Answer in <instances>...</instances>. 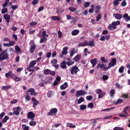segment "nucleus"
<instances>
[{"mask_svg": "<svg viewBox=\"0 0 130 130\" xmlns=\"http://www.w3.org/2000/svg\"><path fill=\"white\" fill-rule=\"evenodd\" d=\"M6 59H9V54L7 49L4 50L0 54V61H3Z\"/></svg>", "mask_w": 130, "mask_h": 130, "instance_id": "obj_1", "label": "nucleus"}, {"mask_svg": "<svg viewBox=\"0 0 130 130\" xmlns=\"http://www.w3.org/2000/svg\"><path fill=\"white\" fill-rule=\"evenodd\" d=\"M70 72L71 75L74 76L75 74H77L78 72H80V69H79V68L77 67V65H76L70 69Z\"/></svg>", "mask_w": 130, "mask_h": 130, "instance_id": "obj_2", "label": "nucleus"}, {"mask_svg": "<svg viewBox=\"0 0 130 130\" xmlns=\"http://www.w3.org/2000/svg\"><path fill=\"white\" fill-rule=\"evenodd\" d=\"M22 109H21V107H17L16 108V111H13V113L10 112L8 114V115L10 116H12V115H20V111H21Z\"/></svg>", "mask_w": 130, "mask_h": 130, "instance_id": "obj_3", "label": "nucleus"}, {"mask_svg": "<svg viewBox=\"0 0 130 130\" xmlns=\"http://www.w3.org/2000/svg\"><path fill=\"white\" fill-rule=\"evenodd\" d=\"M87 94V91H85L83 90H79L76 91L75 97H80V96H83V95Z\"/></svg>", "mask_w": 130, "mask_h": 130, "instance_id": "obj_4", "label": "nucleus"}, {"mask_svg": "<svg viewBox=\"0 0 130 130\" xmlns=\"http://www.w3.org/2000/svg\"><path fill=\"white\" fill-rule=\"evenodd\" d=\"M99 68H100V69L103 70V71H105V72L108 71V70H109V69H110V68H109V66L106 67V65H104V63L98 64V66L96 67V69H99Z\"/></svg>", "mask_w": 130, "mask_h": 130, "instance_id": "obj_5", "label": "nucleus"}, {"mask_svg": "<svg viewBox=\"0 0 130 130\" xmlns=\"http://www.w3.org/2000/svg\"><path fill=\"white\" fill-rule=\"evenodd\" d=\"M115 66H116V58H113L111 59V62L109 63L108 67L110 69H111V68H113Z\"/></svg>", "mask_w": 130, "mask_h": 130, "instance_id": "obj_6", "label": "nucleus"}, {"mask_svg": "<svg viewBox=\"0 0 130 130\" xmlns=\"http://www.w3.org/2000/svg\"><path fill=\"white\" fill-rule=\"evenodd\" d=\"M57 111L58 110L56 108H53L49 111V112L48 113L47 115H49L50 116H51L52 115H55V114L57 113Z\"/></svg>", "mask_w": 130, "mask_h": 130, "instance_id": "obj_7", "label": "nucleus"}, {"mask_svg": "<svg viewBox=\"0 0 130 130\" xmlns=\"http://www.w3.org/2000/svg\"><path fill=\"white\" fill-rule=\"evenodd\" d=\"M27 117L28 119H31V120H34L35 118V114L33 112L30 111L27 113Z\"/></svg>", "mask_w": 130, "mask_h": 130, "instance_id": "obj_8", "label": "nucleus"}, {"mask_svg": "<svg viewBox=\"0 0 130 130\" xmlns=\"http://www.w3.org/2000/svg\"><path fill=\"white\" fill-rule=\"evenodd\" d=\"M109 30H112L113 29H116V25L115 24V21H114L112 24H110L108 26Z\"/></svg>", "mask_w": 130, "mask_h": 130, "instance_id": "obj_9", "label": "nucleus"}, {"mask_svg": "<svg viewBox=\"0 0 130 130\" xmlns=\"http://www.w3.org/2000/svg\"><path fill=\"white\" fill-rule=\"evenodd\" d=\"M98 61V59H97V58L91 59L90 60V63L92 64V68H95V66L97 64Z\"/></svg>", "mask_w": 130, "mask_h": 130, "instance_id": "obj_10", "label": "nucleus"}, {"mask_svg": "<svg viewBox=\"0 0 130 130\" xmlns=\"http://www.w3.org/2000/svg\"><path fill=\"white\" fill-rule=\"evenodd\" d=\"M27 91L30 93L31 96H33L34 95L36 96V95H37V93L35 92V89H34V88L28 89Z\"/></svg>", "mask_w": 130, "mask_h": 130, "instance_id": "obj_11", "label": "nucleus"}, {"mask_svg": "<svg viewBox=\"0 0 130 130\" xmlns=\"http://www.w3.org/2000/svg\"><path fill=\"white\" fill-rule=\"evenodd\" d=\"M123 18L125 19V22H128L130 21V16H128V14L127 13H125L123 15Z\"/></svg>", "mask_w": 130, "mask_h": 130, "instance_id": "obj_12", "label": "nucleus"}, {"mask_svg": "<svg viewBox=\"0 0 130 130\" xmlns=\"http://www.w3.org/2000/svg\"><path fill=\"white\" fill-rule=\"evenodd\" d=\"M4 19L6 20L7 23H10V19H11V16L10 15L6 14L4 15Z\"/></svg>", "mask_w": 130, "mask_h": 130, "instance_id": "obj_13", "label": "nucleus"}, {"mask_svg": "<svg viewBox=\"0 0 130 130\" xmlns=\"http://www.w3.org/2000/svg\"><path fill=\"white\" fill-rule=\"evenodd\" d=\"M84 46H88V41H84L83 43L78 44V47H83Z\"/></svg>", "mask_w": 130, "mask_h": 130, "instance_id": "obj_14", "label": "nucleus"}, {"mask_svg": "<svg viewBox=\"0 0 130 130\" xmlns=\"http://www.w3.org/2000/svg\"><path fill=\"white\" fill-rule=\"evenodd\" d=\"M69 87V85L68 84V82H64L63 84L60 86L61 90H66L67 88Z\"/></svg>", "mask_w": 130, "mask_h": 130, "instance_id": "obj_15", "label": "nucleus"}, {"mask_svg": "<svg viewBox=\"0 0 130 130\" xmlns=\"http://www.w3.org/2000/svg\"><path fill=\"white\" fill-rule=\"evenodd\" d=\"M35 49H36V45L30 46L29 49V52L30 53H34V51H35Z\"/></svg>", "mask_w": 130, "mask_h": 130, "instance_id": "obj_16", "label": "nucleus"}, {"mask_svg": "<svg viewBox=\"0 0 130 130\" xmlns=\"http://www.w3.org/2000/svg\"><path fill=\"white\" fill-rule=\"evenodd\" d=\"M82 58V56H81V54H77L74 58V61H79L80 59Z\"/></svg>", "mask_w": 130, "mask_h": 130, "instance_id": "obj_17", "label": "nucleus"}, {"mask_svg": "<svg viewBox=\"0 0 130 130\" xmlns=\"http://www.w3.org/2000/svg\"><path fill=\"white\" fill-rule=\"evenodd\" d=\"M113 15H115V18L117 20H120L122 18V15L119 13L114 14Z\"/></svg>", "mask_w": 130, "mask_h": 130, "instance_id": "obj_18", "label": "nucleus"}, {"mask_svg": "<svg viewBox=\"0 0 130 130\" xmlns=\"http://www.w3.org/2000/svg\"><path fill=\"white\" fill-rule=\"evenodd\" d=\"M68 49H69V47H64L63 48V50L62 51V54L64 55H66V54H68Z\"/></svg>", "mask_w": 130, "mask_h": 130, "instance_id": "obj_19", "label": "nucleus"}, {"mask_svg": "<svg viewBox=\"0 0 130 130\" xmlns=\"http://www.w3.org/2000/svg\"><path fill=\"white\" fill-rule=\"evenodd\" d=\"M80 33V30L79 29H75L72 32V35L73 36H76V35H78Z\"/></svg>", "mask_w": 130, "mask_h": 130, "instance_id": "obj_20", "label": "nucleus"}, {"mask_svg": "<svg viewBox=\"0 0 130 130\" xmlns=\"http://www.w3.org/2000/svg\"><path fill=\"white\" fill-rule=\"evenodd\" d=\"M2 89L4 91H6V90H10V89H12V86L11 85L3 86Z\"/></svg>", "mask_w": 130, "mask_h": 130, "instance_id": "obj_21", "label": "nucleus"}, {"mask_svg": "<svg viewBox=\"0 0 130 130\" xmlns=\"http://www.w3.org/2000/svg\"><path fill=\"white\" fill-rule=\"evenodd\" d=\"M87 46H90V47L95 46V43L94 42V41H91L88 43L87 42Z\"/></svg>", "mask_w": 130, "mask_h": 130, "instance_id": "obj_22", "label": "nucleus"}, {"mask_svg": "<svg viewBox=\"0 0 130 130\" xmlns=\"http://www.w3.org/2000/svg\"><path fill=\"white\" fill-rule=\"evenodd\" d=\"M51 19L53 21H58V22H59V21H60V18H59V17L58 16H52L51 17Z\"/></svg>", "mask_w": 130, "mask_h": 130, "instance_id": "obj_23", "label": "nucleus"}, {"mask_svg": "<svg viewBox=\"0 0 130 130\" xmlns=\"http://www.w3.org/2000/svg\"><path fill=\"white\" fill-rule=\"evenodd\" d=\"M60 67L62 69H67V62H66V61H63L60 64Z\"/></svg>", "mask_w": 130, "mask_h": 130, "instance_id": "obj_24", "label": "nucleus"}, {"mask_svg": "<svg viewBox=\"0 0 130 130\" xmlns=\"http://www.w3.org/2000/svg\"><path fill=\"white\" fill-rule=\"evenodd\" d=\"M10 119V117H9L8 116H5V117L2 119V122L3 123H6L7 122V120H9Z\"/></svg>", "mask_w": 130, "mask_h": 130, "instance_id": "obj_25", "label": "nucleus"}, {"mask_svg": "<svg viewBox=\"0 0 130 130\" xmlns=\"http://www.w3.org/2000/svg\"><path fill=\"white\" fill-rule=\"evenodd\" d=\"M114 95H115V89H113L110 90V96L113 98V97H114Z\"/></svg>", "mask_w": 130, "mask_h": 130, "instance_id": "obj_26", "label": "nucleus"}, {"mask_svg": "<svg viewBox=\"0 0 130 130\" xmlns=\"http://www.w3.org/2000/svg\"><path fill=\"white\" fill-rule=\"evenodd\" d=\"M130 107L128 106L126 107L123 110V112L124 113V114H127V115H128V113H127V109H129Z\"/></svg>", "mask_w": 130, "mask_h": 130, "instance_id": "obj_27", "label": "nucleus"}, {"mask_svg": "<svg viewBox=\"0 0 130 130\" xmlns=\"http://www.w3.org/2000/svg\"><path fill=\"white\" fill-rule=\"evenodd\" d=\"M84 99L83 96H81L79 98V99L77 101V104H81L82 102H84Z\"/></svg>", "mask_w": 130, "mask_h": 130, "instance_id": "obj_28", "label": "nucleus"}, {"mask_svg": "<svg viewBox=\"0 0 130 130\" xmlns=\"http://www.w3.org/2000/svg\"><path fill=\"white\" fill-rule=\"evenodd\" d=\"M35 25H37V22L35 21H33L31 22H30L29 23V26L30 27H34V26H35Z\"/></svg>", "mask_w": 130, "mask_h": 130, "instance_id": "obj_29", "label": "nucleus"}, {"mask_svg": "<svg viewBox=\"0 0 130 130\" xmlns=\"http://www.w3.org/2000/svg\"><path fill=\"white\" fill-rule=\"evenodd\" d=\"M87 109V105H81L80 106V110H86Z\"/></svg>", "mask_w": 130, "mask_h": 130, "instance_id": "obj_30", "label": "nucleus"}, {"mask_svg": "<svg viewBox=\"0 0 130 130\" xmlns=\"http://www.w3.org/2000/svg\"><path fill=\"white\" fill-rule=\"evenodd\" d=\"M36 60L31 61L29 64V68H33V67L36 64Z\"/></svg>", "mask_w": 130, "mask_h": 130, "instance_id": "obj_31", "label": "nucleus"}, {"mask_svg": "<svg viewBox=\"0 0 130 130\" xmlns=\"http://www.w3.org/2000/svg\"><path fill=\"white\" fill-rule=\"evenodd\" d=\"M51 63H52L53 67L55 64H56L57 63V59L54 58L51 60Z\"/></svg>", "mask_w": 130, "mask_h": 130, "instance_id": "obj_32", "label": "nucleus"}, {"mask_svg": "<svg viewBox=\"0 0 130 130\" xmlns=\"http://www.w3.org/2000/svg\"><path fill=\"white\" fill-rule=\"evenodd\" d=\"M124 66H121L119 69V73L120 74H122L123 72H124Z\"/></svg>", "mask_w": 130, "mask_h": 130, "instance_id": "obj_33", "label": "nucleus"}, {"mask_svg": "<svg viewBox=\"0 0 130 130\" xmlns=\"http://www.w3.org/2000/svg\"><path fill=\"white\" fill-rule=\"evenodd\" d=\"M13 75V72L11 71H9L8 73L5 74V76L6 78H8L9 77H11Z\"/></svg>", "mask_w": 130, "mask_h": 130, "instance_id": "obj_34", "label": "nucleus"}, {"mask_svg": "<svg viewBox=\"0 0 130 130\" xmlns=\"http://www.w3.org/2000/svg\"><path fill=\"white\" fill-rule=\"evenodd\" d=\"M101 61L104 62V63H106L107 61H108V60H107V59H105V57H101Z\"/></svg>", "mask_w": 130, "mask_h": 130, "instance_id": "obj_35", "label": "nucleus"}, {"mask_svg": "<svg viewBox=\"0 0 130 130\" xmlns=\"http://www.w3.org/2000/svg\"><path fill=\"white\" fill-rule=\"evenodd\" d=\"M47 96L49 98H51V97H52V96H53V93L52 92V91L50 90V91H48L47 93Z\"/></svg>", "mask_w": 130, "mask_h": 130, "instance_id": "obj_36", "label": "nucleus"}, {"mask_svg": "<svg viewBox=\"0 0 130 130\" xmlns=\"http://www.w3.org/2000/svg\"><path fill=\"white\" fill-rule=\"evenodd\" d=\"M50 70L49 69H46L44 71V75H49L50 74Z\"/></svg>", "mask_w": 130, "mask_h": 130, "instance_id": "obj_37", "label": "nucleus"}, {"mask_svg": "<svg viewBox=\"0 0 130 130\" xmlns=\"http://www.w3.org/2000/svg\"><path fill=\"white\" fill-rule=\"evenodd\" d=\"M14 81H15V82H20V81H21V78L17 76H15L14 78Z\"/></svg>", "mask_w": 130, "mask_h": 130, "instance_id": "obj_38", "label": "nucleus"}, {"mask_svg": "<svg viewBox=\"0 0 130 130\" xmlns=\"http://www.w3.org/2000/svg\"><path fill=\"white\" fill-rule=\"evenodd\" d=\"M2 14H6V13H8V8H3L1 10Z\"/></svg>", "mask_w": 130, "mask_h": 130, "instance_id": "obj_39", "label": "nucleus"}, {"mask_svg": "<svg viewBox=\"0 0 130 130\" xmlns=\"http://www.w3.org/2000/svg\"><path fill=\"white\" fill-rule=\"evenodd\" d=\"M69 11H70V12H76V8L74 7H70L69 8Z\"/></svg>", "mask_w": 130, "mask_h": 130, "instance_id": "obj_40", "label": "nucleus"}, {"mask_svg": "<svg viewBox=\"0 0 130 130\" xmlns=\"http://www.w3.org/2000/svg\"><path fill=\"white\" fill-rule=\"evenodd\" d=\"M95 92L96 93V94H101L102 93H103L104 92L102 91V89H97L95 90Z\"/></svg>", "mask_w": 130, "mask_h": 130, "instance_id": "obj_41", "label": "nucleus"}, {"mask_svg": "<svg viewBox=\"0 0 130 130\" xmlns=\"http://www.w3.org/2000/svg\"><path fill=\"white\" fill-rule=\"evenodd\" d=\"M9 2H10V0H6L5 3L3 5V7L6 8V7H7V6H8L9 4Z\"/></svg>", "mask_w": 130, "mask_h": 130, "instance_id": "obj_42", "label": "nucleus"}, {"mask_svg": "<svg viewBox=\"0 0 130 130\" xmlns=\"http://www.w3.org/2000/svg\"><path fill=\"white\" fill-rule=\"evenodd\" d=\"M101 18H102V16L101 15V14H98L96 16V21L99 22Z\"/></svg>", "mask_w": 130, "mask_h": 130, "instance_id": "obj_43", "label": "nucleus"}, {"mask_svg": "<svg viewBox=\"0 0 130 130\" xmlns=\"http://www.w3.org/2000/svg\"><path fill=\"white\" fill-rule=\"evenodd\" d=\"M87 107H88L89 108H93L94 104H93V103H89L87 105Z\"/></svg>", "mask_w": 130, "mask_h": 130, "instance_id": "obj_44", "label": "nucleus"}, {"mask_svg": "<svg viewBox=\"0 0 130 130\" xmlns=\"http://www.w3.org/2000/svg\"><path fill=\"white\" fill-rule=\"evenodd\" d=\"M86 100H88V101H91L92 99H93V96L92 95H88L86 97Z\"/></svg>", "mask_w": 130, "mask_h": 130, "instance_id": "obj_45", "label": "nucleus"}, {"mask_svg": "<svg viewBox=\"0 0 130 130\" xmlns=\"http://www.w3.org/2000/svg\"><path fill=\"white\" fill-rule=\"evenodd\" d=\"M22 127L23 128V130H29L30 127L28 126H26L25 124H22Z\"/></svg>", "mask_w": 130, "mask_h": 130, "instance_id": "obj_46", "label": "nucleus"}, {"mask_svg": "<svg viewBox=\"0 0 130 130\" xmlns=\"http://www.w3.org/2000/svg\"><path fill=\"white\" fill-rule=\"evenodd\" d=\"M127 114L120 113L119 114V117H127Z\"/></svg>", "mask_w": 130, "mask_h": 130, "instance_id": "obj_47", "label": "nucleus"}, {"mask_svg": "<svg viewBox=\"0 0 130 130\" xmlns=\"http://www.w3.org/2000/svg\"><path fill=\"white\" fill-rule=\"evenodd\" d=\"M113 4L114 6H118V5H119V2H118V0H114L113 2Z\"/></svg>", "mask_w": 130, "mask_h": 130, "instance_id": "obj_48", "label": "nucleus"}, {"mask_svg": "<svg viewBox=\"0 0 130 130\" xmlns=\"http://www.w3.org/2000/svg\"><path fill=\"white\" fill-rule=\"evenodd\" d=\"M66 16L67 20H71H71H75V18L72 17V16L70 15H67Z\"/></svg>", "mask_w": 130, "mask_h": 130, "instance_id": "obj_49", "label": "nucleus"}, {"mask_svg": "<svg viewBox=\"0 0 130 130\" xmlns=\"http://www.w3.org/2000/svg\"><path fill=\"white\" fill-rule=\"evenodd\" d=\"M29 125H31V126L36 125V121H33V120L30 121Z\"/></svg>", "mask_w": 130, "mask_h": 130, "instance_id": "obj_50", "label": "nucleus"}, {"mask_svg": "<svg viewBox=\"0 0 130 130\" xmlns=\"http://www.w3.org/2000/svg\"><path fill=\"white\" fill-rule=\"evenodd\" d=\"M123 101L122 100L119 99L117 102H116L115 104L117 105V104H121V103H122Z\"/></svg>", "mask_w": 130, "mask_h": 130, "instance_id": "obj_51", "label": "nucleus"}, {"mask_svg": "<svg viewBox=\"0 0 130 130\" xmlns=\"http://www.w3.org/2000/svg\"><path fill=\"white\" fill-rule=\"evenodd\" d=\"M46 40H47V38L44 37L43 38L41 39L40 43H43V42H44V41H46Z\"/></svg>", "mask_w": 130, "mask_h": 130, "instance_id": "obj_52", "label": "nucleus"}, {"mask_svg": "<svg viewBox=\"0 0 130 130\" xmlns=\"http://www.w3.org/2000/svg\"><path fill=\"white\" fill-rule=\"evenodd\" d=\"M75 48H73L72 51H70V57H72L74 54H75Z\"/></svg>", "mask_w": 130, "mask_h": 130, "instance_id": "obj_53", "label": "nucleus"}, {"mask_svg": "<svg viewBox=\"0 0 130 130\" xmlns=\"http://www.w3.org/2000/svg\"><path fill=\"white\" fill-rule=\"evenodd\" d=\"M25 99L26 101H30V100H31V97L29 95L27 94L25 97Z\"/></svg>", "mask_w": 130, "mask_h": 130, "instance_id": "obj_54", "label": "nucleus"}, {"mask_svg": "<svg viewBox=\"0 0 130 130\" xmlns=\"http://www.w3.org/2000/svg\"><path fill=\"white\" fill-rule=\"evenodd\" d=\"M102 78H103V79L104 80V81H106V80H108V78L109 77H108V75H103Z\"/></svg>", "mask_w": 130, "mask_h": 130, "instance_id": "obj_55", "label": "nucleus"}, {"mask_svg": "<svg viewBox=\"0 0 130 130\" xmlns=\"http://www.w3.org/2000/svg\"><path fill=\"white\" fill-rule=\"evenodd\" d=\"M104 95H105V92H102V93L99 94L98 97H99V99L102 98L104 96Z\"/></svg>", "mask_w": 130, "mask_h": 130, "instance_id": "obj_56", "label": "nucleus"}, {"mask_svg": "<svg viewBox=\"0 0 130 130\" xmlns=\"http://www.w3.org/2000/svg\"><path fill=\"white\" fill-rule=\"evenodd\" d=\"M113 130H123V128L121 127L116 126L113 128Z\"/></svg>", "mask_w": 130, "mask_h": 130, "instance_id": "obj_57", "label": "nucleus"}, {"mask_svg": "<svg viewBox=\"0 0 130 130\" xmlns=\"http://www.w3.org/2000/svg\"><path fill=\"white\" fill-rule=\"evenodd\" d=\"M84 7L85 8H89V7H90V2H85L84 4Z\"/></svg>", "mask_w": 130, "mask_h": 130, "instance_id": "obj_58", "label": "nucleus"}, {"mask_svg": "<svg viewBox=\"0 0 130 130\" xmlns=\"http://www.w3.org/2000/svg\"><path fill=\"white\" fill-rule=\"evenodd\" d=\"M126 68H127V69H128V70L127 71V73L128 74H129V75H130V64L129 63L127 64L126 66Z\"/></svg>", "mask_w": 130, "mask_h": 130, "instance_id": "obj_59", "label": "nucleus"}, {"mask_svg": "<svg viewBox=\"0 0 130 130\" xmlns=\"http://www.w3.org/2000/svg\"><path fill=\"white\" fill-rule=\"evenodd\" d=\"M9 46H13V45H15V41H9Z\"/></svg>", "mask_w": 130, "mask_h": 130, "instance_id": "obj_60", "label": "nucleus"}, {"mask_svg": "<svg viewBox=\"0 0 130 130\" xmlns=\"http://www.w3.org/2000/svg\"><path fill=\"white\" fill-rule=\"evenodd\" d=\"M38 3H39V1H38V0H33L32 2V4L34 6H35V5H37Z\"/></svg>", "mask_w": 130, "mask_h": 130, "instance_id": "obj_61", "label": "nucleus"}, {"mask_svg": "<svg viewBox=\"0 0 130 130\" xmlns=\"http://www.w3.org/2000/svg\"><path fill=\"white\" fill-rule=\"evenodd\" d=\"M121 5L122 7H125V6H126V2H125V0H123L121 2Z\"/></svg>", "mask_w": 130, "mask_h": 130, "instance_id": "obj_62", "label": "nucleus"}, {"mask_svg": "<svg viewBox=\"0 0 130 130\" xmlns=\"http://www.w3.org/2000/svg\"><path fill=\"white\" fill-rule=\"evenodd\" d=\"M35 33V30H33L32 29H29V34H30L31 35L32 34H34Z\"/></svg>", "mask_w": 130, "mask_h": 130, "instance_id": "obj_63", "label": "nucleus"}, {"mask_svg": "<svg viewBox=\"0 0 130 130\" xmlns=\"http://www.w3.org/2000/svg\"><path fill=\"white\" fill-rule=\"evenodd\" d=\"M55 74L56 73L55 71H51V70H50L49 75H51V76H55Z\"/></svg>", "mask_w": 130, "mask_h": 130, "instance_id": "obj_64", "label": "nucleus"}]
</instances>
